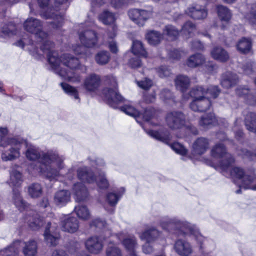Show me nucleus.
Segmentation results:
<instances>
[{
  "mask_svg": "<svg viewBox=\"0 0 256 256\" xmlns=\"http://www.w3.org/2000/svg\"><path fill=\"white\" fill-rule=\"evenodd\" d=\"M26 156L30 160H38V166L31 164L28 166V170L31 174L42 175L50 180H58L62 174L60 171L64 167V159L57 153L52 151L43 152L32 146L27 150Z\"/></svg>",
  "mask_w": 256,
  "mask_h": 256,
  "instance_id": "obj_1",
  "label": "nucleus"
},
{
  "mask_svg": "<svg viewBox=\"0 0 256 256\" xmlns=\"http://www.w3.org/2000/svg\"><path fill=\"white\" fill-rule=\"evenodd\" d=\"M23 26L26 30L34 34L36 42L34 43L30 40L23 38L16 43L17 46L22 48L26 46V49L37 58H40L42 54L40 51L45 52L54 47V43L47 39V33L42 30V24L40 20L30 17L24 21Z\"/></svg>",
  "mask_w": 256,
  "mask_h": 256,
  "instance_id": "obj_2",
  "label": "nucleus"
},
{
  "mask_svg": "<svg viewBox=\"0 0 256 256\" xmlns=\"http://www.w3.org/2000/svg\"><path fill=\"white\" fill-rule=\"evenodd\" d=\"M48 54V61L54 71L64 80L74 83L80 82L82 77L75 70L85 72L86 67L80 64L78 58L70 54H64L60 58L56 52L50 49Z\"/></svg>",
  "mask_w": 256,
  "mask_h": 256,
  "instance_id": "obj_3",
  "label": "nucleus"
},
{
  "mask_svg": "<svg viewBox=\"0 0 256 256\" xmlns=\"http://www.w3.org/2000/svg\"><path fill=\"white\" fill-rule=\"evenodd\" d=\"M160 224L162 228L168 231L175 228L184 234H190L198 242L200 248H202V244L206 241V238L201 234L199 230L186 221L176 218H164L161 220Z\"/></svg>",
  "mask_w": 256,
  "mask_h": 256,
  "instance_id": "obj_4",
  "label": "nucleus"
},
{
  "mask_svg": "<svg viewBox=\"0 0 256 256\" xmlns=\"http://www.w3.org/2000/svg\"><path fill=\"white\" fill-rule=\"evenodd\" d=\"M97 171L96 174L90 170L86 167L80 168L78 170V178L82 181L88 184L96 182L100 188L106 189L109 186V182L106 177L104 172L99 170L100 166L104 165L101 159L96 160Z\"/></svg>",
  "mask_w": 256,
  "mask_h": 256,
  "instance_id": "obj_5",
  "label": "nucleus"
},
{
  "mask_svg": "<svg viewBox=\"0 0 256 256\" xmlns=\"http://www.w3.org/2000/svg\"><path fill=\"white\" fill-rule=\"evenodd\" d=\"M12 200L14 204L20 211L26 212L27 216L24 218V222L30 229L36 230L43 226V219L37 214L31 215L32 212L30 211V206L22 200L19 191L15 190L14 188Z\"/></svg>",
  "mask_w": 256,
  "mask_h": 256,
  "instance_id": "obj_6",
  "label": "nucleus"
},
{
  "mask_svg": "<svg viewBox=\"0 0 256 256\" xmlns=\"http://www.w3.org/2000/svg\"><path fill=\"white\" fill-rule=\"evenodd\" d=\"M79 38L84 46H73L72 50L76 54L86 59L92 55L87 48H92L96 45L97 36L94 32L86 29L80 32Z\"/></svg>",
  "mask_w": 256,
  "mask_h": 256,
  "instance_id": "obj_7",
  "label": "nucleus"
},
{
  "mask_svg": "<svg viewBox=\"0 0 256 256\" xmlns=\"http://www.w3.org/2000/svg\"><path fill=\"white\" fill-rule=\"evenodd\" d=\"M26 145V140L22 138H8L2 136L0 141V146L4 147L8 146H10V149L2 154V160H12L18 158L20 156V149Z\"/></svg>",
  "mask_w": 256,
  "mask_h": 256,
  "instance_id": "obj_8",
  "label": "nucleus"
},
{
  "mask_svg": "<svg viewBox=\"0 0 256 256\" xmlns=\"http://www.w3.org/2000/svg\"><path fill=\"white\" fill-rule=\"evenodd\" d=\"M106 82L108 86L102 90L101 96L108 105L116 108L117 104L124 100L118 91L116 80L112 76H108Z\"/></svg>",
  "mask_w": 256,
  "mask_h": 256,
  "instance_id": "obj_9",
  "label": "nucleus"
},
{
  "mask_svg": "<svg viewBox=\"0 0 256 256\" xmlns=\"http://www.w3.org/2000/svg\"><path fill=\"white\" fill-rule=\"evenodd\" d=\"M146 133L150 137L170 145L171 148L176 154L182 156H185L188 152V150L180 144L174 142L169 144L171 140L172 136L169 132L166 130H146Z\"/></svg>",
  "mask_w": 256,
  "mask_h": 256,
  "instance_id": "obj_10",
  "label": "nucleus"
},
{
  "mask_svg": "<svg viewBox=\"0 0 256 256\" xmlns=\"http://www.w3.org/2000/svg\"><path fill=\"white\" fill-rule=\"evenodd\" d=\"M210 155L216 159H222L218 166L212 164L216 168H220L222 170H227L230 165L234 162V158L231 154L226 152V148L222 144L214 146L210 150Z\"/></svg>",
  "mask_w": 256,
  "mask_h": 256,
  "instance_id": "obj_11",
  "label": "nucleus"
},
{
  "mask_svg": "<svg viewBox=\"0 0 256 256\" xmlns=\"http://www.w3.org/2000/svg\"><path fill=\"white\" fill-rule=\"evenodd\" d=\"M68 0H55L56 6L57 7V4L61 5L60 8L56 10H54L52 8H50L47 10L45 12L41 14V16L46 18H52L54 22H52L54 25H55L54 28H57L60 26L64 21L63 15L60 14L58 12V10H61L64 11L68 7L67 2Z\"/></svg>",
  "mask_w": 256,
  "mask_h": 256,
  "instance_id": "obj_12",
  "label": "nucleus"
},
{
  "mask_svg": "<svg viewBox=\"0 0 256 256\" xmlns=\"http://www.w3.org/2000/svg\"><path fill=\"white\" fill-rule=\"evenodd\" d=\"M142 240H146V243L142 246V251L146 254H150L154 251L152 246L150 244L156 240L160 236L159 231L154 228H148L144 232L138 233Z\"/></svg>",
  "mask_w": 256,
  "mask_h": 256,
  "instance_id": "obj_13",
  "label": "nucleus"
},
{
  "mask_svg": "<svg viewBox=\"0 0 256 256\" xmlns=\"http://www.w3.org/2000/svg\"><path fill=\"white\" fill-rule=\"evenodd\" d=\"M220 92V90L218 86H210L206 90L205 88L200 86L194 88L190 92V96L193 100L208 98V94L210 95V98H216Z\"/></svg>",
  "mask_w": 256,
  "mask_h": 256,
  "instance_id": "obj_14",
  "label": "nucleus"
},
{
  "mask_svg": "<svg viewBox=\"0 0 256 256\" xmlns=\"http://www.w3.org/2000/svg\"><path fill=\"white\" fill-rule=\"evenodd\" d=\"M121 110L125 114L134 117L138 122V118H142L146 122H148L153 116L154 110L150 108L144 110V112H140L131 104H126L120 108Z\"/></svg>",
  "mask_w": 256,
  "mask_h": 256,
  "instance_id": "obj_15",
  "label": "nucleus"
},
{
  "mask_svg": "<svg viewBox=\"0 0 256 256\" xmlns=\"http://www.w3.org/2000/svg\"><path fill=\"white\" fill-rule=\"evenodd\" d=\"M204 56L199 53L190 56L187 60L186 64L190 68H196L204 64V70L208 74L212 73L214 70L215 66L212 62H206Z\"/></svg>",
  "mask_w": 256,
  "mask_h": 256,
  "instance_id": "obj_16",
  "label": "nucleus"
},
{
  "mask_svg": "<svg viewBox=\"0 0 256 256\" xmlns=\"http://www.w3.org/2000/svg\"><path fill=\"white\" fill-rule=\"evenodd\" d=\"M166 120L168 126L172 130L180 129L186 126V116L180 112H172L168 114Z\"/></svg>",
  "mask_w": 256,
  "mask_h": 256,
  "instance_id": "obj_17",
  "label": "nucleus"
},
{
  "mask_svg": "<svg viewBox=\"0 0 256 256\" xmlns=\"http://www.w3.org/2000/svg\"><path fill=\"white\" fill-rule=\"evenodd\" d=\"M46 221L47 224L44 234V240L47 243L50 244L51 246H56L58 244L60 238L58 225L54 220L50 222H48V220Z\"/></svg>",
  "mask_w": 256,
  "mask_h": 256,
  "instance_id": "obj_18",
  "label": "nucleus"
},
{
  "mask_svg": "<svg viewBox=\"0 0 256 256\" xmlns=\"http://www.w3.org/2000/svg\"><path fill=\"white\" fill-rule=\"evenodd\" d=\"M99 20L104 24H112L108 31V36L113 38L116 34L117 26L114 24L116 17L114 14L108 10H104L98 16Z\"/></svg>",
  "mask_w": 256,
  "mask_h": 256,
  "instance_id": "obj_19",
  "label": "nucleus"
},
{
  "mask_svg": "<svg viewBox=\"0 0 256 256\" xmlns=\"http://www.w3.org/2000/svg\"><path fill=\"white\" fill-rule=\"evenodd\" d=\"M113 236L116 237L119 240H122V245L130 256H138L136 251L138 248V244L134 236H128L124 238L123 232L116 234Z\"/></svg>",
  "mask_w": 256,
  "mask_h": 256,
  "instance_id": "obj_20",
  "label": "nucleus"
},
{
  "mask_svg": "<svg viewBox=\"0 0 256 256\" xmlns=\"http://www.w3.org/2000/svg\"><path fill=\"white\" fill-rule=\"evenodd\" d=\"M230 166H229L227 170L222 171L226 172L230 170V174L231 178L234 180H240V186L244 188V183L248 182V180L252 178V174H248L240 167H234L230 170Z\"/></svg>",
  "mask_w": 256,
  "mask_h": 256,
  "instance_id": "obj_21",
  "label": "nucleus"
},
{
  "mask_svg": "<svg viewBox=\"0 0 256 256\" xmlns=\"http://www.w3.org/2000/svg\"><path fill=\"white\" fill-rule=\"evenodd\" d=\"M84 244L86 249L92 254H100L104 248L102 237L96 236L90 237L86 240Z\"/></svg>",
  "mask_w": 256,
  "mask_h": 256,
  "instance_id": "obj_22",
  "label": "nucleus"
},
{
  "mask_svg": "<svg viewBox=\"0 0 256 256\" xmlns=\"http://www.w3.org/2000/svg\"><path fill=\"white\" fill-rule=\"evenodd\" d=\"M62 230L70 234L76 232L79 228V222L74 216H66L60 221Z\"/></svg>",
  "mask_w": 256,
  "mask_h": 256,
  "instance_id": "obj_23",
  "label": "nucleus"
},
{
  "mask_svg": "<svg viewBox=\"0 0 256 256\" xmlns=\"http://www.w3.org/2000/svg\"><path fill=\"white\" fill-rule=\"evenodd\" d=\"M174 249L180 256H190L193 252L190 244L182 239H178L175 242Z\"/></svg>",
  "mask_w": 256,
  "mask_h": 256,
  "instance_id": "obj_24",
  "label": "nucleus"
},
{
  "mask_svg": "<svg viewBox=\"0 0 256 256\" xmlns=\"http://www.w3.org/2000/svg\"><path fill=\"white\" fill-rule=\"evenodd\" d=\"M71 194L70 191L62 190L57 191L54 196V202L58 206L62 207L70 200Z\"/></svg>",
  "mask_w": 256,
  "mask_h": 256,
  "instance_id": "obj_25",
  "label": "nucleus"
},
{
  "mask_svg": "<svg viewBox=\"0 0 256 256\" xmlns=\"http://www.w3.org/2000/svg\"><path fill=\"white\" fill-rule=\"evenodd\" d=\"M210 142L204 138H197L192 144V154H193L201 155L206 152L208 148Z\"/></svg>",
  "mask_w": 256,
  "mask_h": 256,
  "instance_id": "obj_26",
  "label": "nucleus"
},
{
  "mask_svg": "<svg viewBox=\"0 0 256 256\" xmlns=\"http://www.w3.org/2000/svg\"><path fill=\"white\" fill-rule=\"evenodd\" d=\"M211 104L210 98L194 99L190 104V108L194 111L203 112L209 108Z\"/></svg>",
  "mask_w": 256,
  "mask_h": 256,
  "instance_id": "obj_27",
  "label": "nucleus"
},
{
  "mask_svg": "<svg viewBox=\"0 0 256 256\" xmlns=\"http://www.w3.org/2000/svg\"><path fill=\"white\" fill-rule=\"evenodd\" d=\"M100 78L99 76L92 74L88 76L84 82V86L86 90L94 92L100 85Z\"/></svg>",
  "mask_w": 256,
  "mask_h": 256,
  "instance_id": "obj_28",
  "label": "nucleus"
},
{
  "mask_svg": "<svg viewBox=\"0 0 256 256\" xmlns=\"http://www.w3.org/2000/svg\"><path fill=\"white\" fill-rule=\"evenodd\" d=\"M237 75L231 72L224 73L220 80V84L224 88H228L234 86L238 82Z\"/></svg>",
  "mask_w": 256,
  "mask_h": 256,
  "instance_id": "obj_29",
  "label": "nucleus"
},
{
  "mask_svg": "<svg viewBox=\"0 0 256 256\" xmlns=\"http://www.w3.org/2000/svg\"><path fill=\"white\" fill-rule=\"evenodd\" d=\"M73 192L76 200L78 202L85 200L88 196L87 189L84 184L80 182L74 184Z\"/></svg>",
  "mask_w": 256,
  "mask_h": 256,
  "instance_id": "obj_30",
  "label": "nucleus"
},
{
  "mask_svg": "<svg viewBox=\"0 0 256 256\" xmlns=\"http://www.w3.org/2000/svg\"><path fill=\"white\" fill-rule=\"evenodd\" d=\"M186 12L188 16L196 20L203 19L206 17L208 14L204 8H200L197 5L188 8Z\"/></svg>",
  "mask_w": 256,
  "mask_h": 256,
  "instance_id": "obj_31",
  "label": "nucleus"
},
{
  "mask_svg": "<svg viewBox=\"0 0 256 256\" xmlns=\"http://www.w3.org/2000/svg\"><path fill=\"white\" fill-rule=\"evenodd\" d=\"M212 57L216 60L224 62L229 58L228 52L221 46H214L210 52Z\"/></svg>",
  "mask_w": 256,
  "mask_h": 256,
  "instance_id": "obj_32",
  "label": "nucleus"
},
{
  "mask_svg": "<svg viewBox=\"0 0 256 256\" xmlns=\"http://www.w3.org/2000/svg\"><path fill=\"white\" fill-rule=\"evenodd\" d=\"M236 94L238 96H244L248 104L256 106V94L254 95L249 94L248 88L244 86H239L236 90Z\"/></svg>",
  "mask_w": 256,
  "mask_h": 256,
  "instance_id": "obj_33",
  "label": "nucleus"
},
{
  "mask_svg": "<svg viewBox=\"0 0 256 256\" xmlns=\"http://www.w3.org/2000/svg\"><path fill=\"white\" fill-rule=\"evenodd\" d=\"M217 124V120L213 113L202 116L199 121V125L204 129L210 128Z\"/></svg>",
  "mask_w": 256,
  "mask_h": 256,
  "instance_id": "obj_34",
  "label": "nucleus"
},
{
  "mask_svg": "<svg viewBox=\"0 0 256 256\" xmlns=\"http://www.w3.org/2000/svg\"><path fill=\"white\" fill-rule=\"evenodd\" d=\"M176 88L184 92L190 86V79L188 77L184 75H179L174 80Z\"/></svg>",
  "mask_w": 256,
  "mask_h": 256,
  "instance_id": "obj_35",
  "label": "nucleus"
},
{
  "mask_svg": "<svg viewBox=\"0 0 256 256\" xmlns=\"http://www.w3.org/2000/svg\"><path fill=\"white\" fill-rule=\"evenodd\" d=\"M237 50L242 54L250 52L252 48V42L250 38H242L236 44Z\"/></svg>",
  "mask_w": 256,
  "mask_h": 256,
  "instance_id": "obj_36",
  "label": "nucleus"
},
{
  "mask_svg": "<svg viewBox=\"0 0 256 256\" xmlns=\"http://www.w3.org/2000/svg\"><path fill=\"white\" fill-rule=\"evenodd\" d=\"M16 34V26L12 23L4 24L2 27L0 38L8 39Z\"/></svg>",
  "mask_w": 256,
  "mask_h": 256,
  "instance_id": "obj_37",
  "label": "nucleus"
},
{
  "mask_svg": "<svg viewBox=\"0 0 256 256\" xmlns=\"http://www.w3.org/2000/svg\"><path fill=\"white\" fill-rule=\"evenodd\" d=\"M216 10L218 16L222 21L228 22L230 20L232 14L226 6L218 5L216 7Z\"/></svg>",
  "mask_w": 256,
  "mask_h": 256,
  "instance_id": "obj_38",
  "label": "nucleus"
},
{
  "mask_svg": "<svg viewBox=\"0 0 256 256\" xmlns=\"http://www.w3.org/2000/svg\"><path fill=\"white\" fill-rule=\"evenodd\" d=\"M23 181L22 174L17 170H13L10 174L9 184L14 188H18Z\"/></svg>",
  "mask_w": 256,
  "mask_h": 256,
  "instance_id": "obj_39",
  "label": "nucleus"
},
{
  "mask_svg": "<svg viewBox=\"0 0 256 256\" xmlns=\"http://www.w3.org/2000/svg\"><path fill=\"white\" fill-rule=\"evenodd\" d=\"M125 190L124 188H120L116 193L110 192L107 194L106 200L108 204L112 206H114L124 193Z\"/></svg>",
  "mask_w": 256,
  "mask_h": 256,
  "instance_id": "obj_40",
  "label": "nucleus"
},
{
  "mask_svg": "<svg viewBox=\"0 0 256 256\" xmlns=\"http://www.w3.org/2000/svg\"><path fill=\"white\" fill-rule=\"evenodd\" d=\"M37 252V245L36 241L30 240L24 242L23 253L26 256H34Z\"/></svg>",
  "mask_w": 256,
  "mask_h": 256,
  "instance_id": "obj_41",
  "label": "nucleus"
},
{
  "mask_svg": "<svg viewBox=\"0 0 256 256\" xmlns=\"http://www.w3.org/2000/svg\"><path fill=\"white\" fill-rule=\"evenodd\" d=\"M146 38L151 45L158 44L162 38V35L157 31L150 30L147 32Z\"/></svg>",
  "mask_w": 256,
  "mask_h": 256,
  "instance_id": "obj_42",
  "label": "nucleus"
},
{
  "mask_svg": "<svg viewBox=\"0 0 256 256\" xmlns=\"http://www.w3.org/2000/svg\"><path fill=\"white\" fill-rule=\"evenodd\" d=\"M60 86L66 94L70 96L72 98L78 100V102H80L78 92L75 87L65 82H62Z\"/></svg>",
  "mask_w": 256,
  "mask_h": 256,
  "instance_id": "obj_43",
  "label": "nucleus"
},
{
  "mask_svg": "<svg viewBox=\"0 0 256 256\" xmlns=\"http://www.w3.org/2000/svg\"><path fill=\"white\" fill-rule=\"evenodd\" d=\"M246 126L248 130L256 132V114L255 113H248L246 118Z\"/></svg>",
  "mask_w": 256,
  "mask_h": 256,
  "instance_id": "obj_44",
  "label": "nucleus"
},
{
  "mask_svg": "<svg viewBox=\"0 0 256 256\" xmlns=\"http://www.w3.org/2000/svg\"><path fill=\"white\" fill-rule=\"evenodd\" d=\"M244 18L250 24L256 26V2L248 6V12L246 14Z\"/></svg>",
  "mask_w": 256,
  "mask_h": 256,
  "instance_id": "obj_45",
  "label": "nucleus"
},
{
  "mask_svg": "<svg viewBox=\"0 0 256 256\" xmlns=\"http://www.w3.org/2000/svg\"><path fill=\"white\" fill-rule=\"evenodd\" d=\"M74 210L80 219L86 220L90 218V212L86 206L78 205L75 206Z\"/></svg>",
  "mask_w": 256,
  "mask_h": 256,
  "instance_id": "obj_46",
  "label": "nucleus"
},
{
  "mask_svg": "<svg viewBox=\"0 0 256 256\" xmlns=\"http://www.w3.org/2000/svg\"><path fill=\"white\" fill-rule=\"evenodd\" d=\"M132 51L136 56L138 55L144 58L147 56V52L144 48L142 42L139 40H134L133 42Z\"/></svg>",
  "mask_w": 256,
  "mask_h": 256,
  "instance_id": "obj_47",
  "label": "nucleus"
},
{
  "mask_svg": "<svg viewBox=\"0 0 256 256\" xmlns=\"http://www.w3.org/2000/svg\"><path fill=\"white\" fill-rule=\"evenodd\" d=\"M42 186L38 183H34L28 188V192L30 196L34 198L40 196L42 194Z\"/></svg>",
  "mask_w": 256,
  "mask_h": 256,
  "instance_id": "obj_48",
  "label": "nucleus"
},
{
  "mask_svg": "<svg viewBox=\"0 0 256 256\" xmlns=\"http://www.w3.org/2000/svg\"><path fill=\"white\" fill-rule=\"evenodd\" d=\"M110 58V55L107 51H100L98 52L95 57V60L96 62L100 65H103L107 64Z\"/></svg>",
  "mask_w": 256,
  "mask_h": 256,
  "instance_id": "obj_49",
  "label": "nucleus"
},
{
  "mask_svg": "<svg viewBox=\"0 0 256 256\" xmlns=\"http://www.w3.org/2000/svg\"><path fill=\"white\" fill-rule=\"evenodd\" d=\"M106 256H122V250L118 246L112 244L111 240L106 250Z\"/></svg>",
  "mask_w": 256,
  "mask_h": 256,
  "instance_id": "obj_50",
  "label": "nucleus"
},
{
  "mask_svg": "<svg viewBox=\"0 0 256 256\" xmlns=\"http://www.w3.org/2000/svg\"><path fill=\"white\" fill-rule=\"evenodd\" d=\"M164 32L168 36L170 40L176 39L179 34L178 29L172 25L166 26Z\"/></svg>",
  "mask_w": 256,
  "mask_h": 256,
  "instance_id": "obj_51",
  "label": "nucleus"
},
{
  "mask_svg": "<svg viewBox=\"0 0 256 256\" xmlns=\"http://www.w3.org/2000/svg\"><path fill=\"white\" fill-rule=\"evenodd\" d=\"M20 240L15 241L8 248H6V250H7L6 256H16L20 248Z\"/></svg>",
  "mask_w": 256,
  "mask_h": 256,
  "instance_id": "obj_52",
  "label": "nucleus"
},
{
  "mask_svg": "<svg viewBox=\"0 0 256 256\" xmlns=\"http://www.w3.org/2000/svg\"><path fill=\"white\" fill-rule=\"evenodd\" d=\"M128 16L131 20L140 26H142V22L140 21V12L138 9H134L128 12Z\"/></svg>",
  "mask_w": 256,
  "mask_h": 256,
  "instance_id": "obj_53",
  "label": "nucleus"
},
{
  "mask_svg": "<svg viewBox=\"0 0 256 256\" xmlns=\"http://www.w3.org/2000/svg\"><path fill=\"white\" fill-rule=\"evenodd\" d=\"M195 30V26L193 24L190 22H186L182 28V31L186 35L192 36V33Z\"/></svg>",
  "mask_w": 256,
  "mask_h": 256,
  "instance_id": "obj_54",
  "label": "nucleus"
},
{
  "mask_svg": "<svg viewBox=\"0 0 256 256\" xmlns=\"http://www.w3.org/2000/svg\"><path fill=\"white\" fill-rule=\"evenodd\" d=\"M254 66V62L248 61L243 64L242 66V70L246 74L250 75L253 72V68Z\"/></svg>",
  "mask_w": 256,
  "mask_h": 256,
  "instance_id": "obj_55",
  "label": "nucleus"
},
{
  "mask_svg": "<svg viewBox=\"0 0 256 256\" xmlns=\"http://www.w3.org/2000/svg\"><path fill=\"white\" fill-rule=\"evenodd\" d=\"M244 188L256 190V176L254 174H252V176L248 180V182L244 183Z\"/></svg>",
  "mask_w": 256,
  "mask_h": 256,
  "instance_id": "obj_56",
  "label": "nucleus"
},
{
  "mask_svg": "<svg viewBox=\"0 0 256 256\" xmlns=\"http://www.w3.org/2000/svg\"><path fill=\"white\" fill-rule=\"evenodd\" d=\"M136 82L139 87L144 90L149 89L153 84L152 80L147 78L141 81H137Z\"/></svg>",
  "mask_w": 256,
  "mask_h": 256,
  "instance_id": "obj_57",
  "label": "nucleus"
},
{
  "mask_svg": "<svg viewBox=\"0 0 256 256\" xmlns=\"http://www.w3.org/2000/svg\"><path fill=\"white\" fill-rule=\"evenodd\" d=\"M156 72L159 76L164 78L168 76L170 74V70L166 66H162L156 69Z\"/></svg>",
  "mask_w": 256,
  "mask_h": 256,
  "instance_id": "obj_58",
  "label": "nucleus"
},
{
  "mask_svg": "<svg viewBox=\"0 0 256 256\" xmlns=\"http://www.w3.org/2000/svg\"><path fill=\"white\" fill-rule=\"evenodd\" d=\"M106 224V223L104 221H103L100 218H96L92 220L90 226L99 228H102L105 227Z\"/></svg>",
  "mask_w": 256,
  "mask_h": 256,
  "instance_id": "obj_59",
  "label": "nucleus"
},
{
  "mask_svg": "<svg viewBox=\"0 0 256 256\" xmlns=\"http://www.w3.org/2000/svg\"><path fill=\"white\" fill-rule=\"evenodd\" d=\"M128 64L132 68H136L140 66L141 62L138 58H134L130 60Z\"/></svg>",
  "mask_w": 256,
  "mask_h": 256,
  "instance_id": "obj_60",
  "label": "nucleus"
},
{
  "mask_svg": "<svg viewBox=\"0 0 256 256\" xmlns=\"http://www.w3.org/2000/svg\"><path fill=\"white\" fill-rule=\"evenodd\" d=\"M160 97L164 100H166L172 98V94L169 90L166 89L161 92Z\"/></svg>",
  "mask_w": 256,
  "mask_h": 256,
  "instance_id": "obj_61",
  "label": "nucleus"
},
{
  "mask_svg": "<svg viewBox=\"0 0 256 256\" xmlns=\"http://www.w3.org/2000/svg\"><path fill=\"white\" fill-rule=\"evenodd\" d=\"M242 154L244 157L248 158L252 160L256 159V150L254 154L248 150H244L242 151Z\"/></svg>",
  "mask_w": 256,
  "mask_h": 256,
  "instance_id": "obj_62",
  "label": "nucleus"
},
{
  "mask_svg": "<svg viewBox=\"0 0 256 256\" xmlns=\"http://www.w3.org/2000/svg\"><path fill=\"white\" fill-rule=\"evenodd\" d=\"M140 21L141 22H142V25L144 24V22L147 20L150 16H151L150 12L144 10H140Z\"/></svg>",
  "mask_w": 256,
  "mask_h": 256,
  "instance_id": "obj_63",
  "label": "nucleus"
},
{
  "mask_svg": "<svg viewBox=\"0 0 256 256\" xmlns=\"http://www.w3.org/2000/svg\"><path fill=\"white\" fill-rule=\"evenodd\" d=\"M204 48L203 44L199 40H195L192 43V48L194 50H202Z\"/></svg>",
  "mask_w": 256,
  "mask_h": 256,
  "instance_id": "obj_64",
  "label": "nucleus"
}]
</instances>
